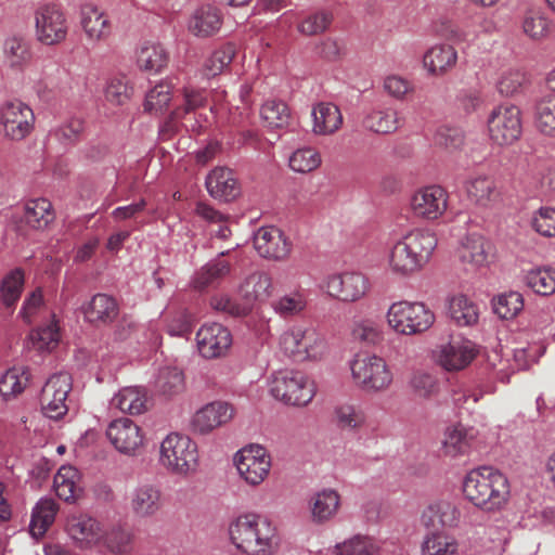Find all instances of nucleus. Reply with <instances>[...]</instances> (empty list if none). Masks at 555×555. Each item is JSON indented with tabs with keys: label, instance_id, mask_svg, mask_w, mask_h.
Here are the masks:
<instances>
[{
	"label": "nucleus",
	"instance_id": "obj_15",
	"mask_svg": "<svg viewBox=\"0 0 555 555\" xmlns=\"http://www.w3.org/2000/svg\"><path fill=\"white\" fill-rule=\"evenodd\" d=\"M0 120L7 138L22 140L33 131L35 114L24 102L11 101L1 107Z\"/></svg>",
	"mask_w": 555,
	"mask_h": 555
},
{
	"label": "nucleus",
	"instance_id": "obj_28",
	"mask_svg": "<svg viewBox=\"0 0 555 555\" xmlns=\"http://www.w3.org/2000/svg\"><path fill=\"white\" fill-rule=\"evenodd\" d=\"M222 22V14L218 8L203 5L191 14L188 30L197 38H209L220 30Z\"/></svg>",
	"mask_w": 555,
	"mask_h": 555
},
{
	"label": "nucleus",
	"instance_id": "obj_60",
	"mask_svg": "<svg viewBox=\"0 0 555 555\" xmlns=\"http://www.w3.org/2000/svg\"><path fill=\"white\" fill-rule=\"evenodd\" d=\"M307 300L302 293L293 292L276 299L272 307L283 318L299 314L306 309Z\"/></svg>",
	"mask_w": 555,
	"mask_h": 555
},
{
	"label": "nucleus",
	"instance_id": "obj_23",
	"mask_svg": "<svg viewBox=\"0 0 555 555\" xmlns=\"http://www.w3.org/2000/svg\"><path fill=\"white\" fill-rule=\"evenodd\" d=\"M129 507L138 518L155 516L163 507V493L153 483L144 482L134 487L129 493Z\"/></svg>",
	"mask_w": 555,
	"mask_h": 555
},
{
	"label": "nucleus",
	"instance_id": "obj_40",
	"mask_svg": "<svg viewBox=\"0 0 555 555\" xmlns=\"http://www.w3.org/2000/svg\"><path fill=\"white\" fill-rule=\"evenodd\" d=\"M138 66L147 72H159L168 63V53L159 43L146 42L137 54Z\"/></svg>",
	"mask_w": 555,
	"mask_h": 555
},
{
	"label": "nucleus",
	"instance_id": "obj_6",
	"mask_svg": "<svg viewBox=\"0 0 555 555\" xmlns=\"http://www.w3.org/2000/svg\"><path fill=\"white\" fill-rule=\"evenodd\" d=\"M159 462L170 473L188 476L197 468V446L190 437L171 433L160 443Z\"/></svg>",
	"mask_w": 555,
	"mask_h": 555
},
{
	"label": "nucleus",
	"instance_id": "obj_47",
	"mask_svg": "<svg viewBox=\"0 0 555 555\" xmlns=\"http://www.w3.org/2000/svg\"><path fill=\"white\" fill-rule=\"evenodd\" d=\"M132 533L120 527L104 526V537L100 547H105L112 553L125 554L131 550Z\"/></svg>",
	"mask_w": 555,
	"mask_h": 555
},
{
	"label": "nucleus",
	"instance_id": "obj_37",
	"mask_svg": "<svg viewBox=\"0 0 555 555\" xmlns=\"http://www.w3.org/2000/svg\"><path fill=\"white\" fill-rule=\"evenodd\" d=\"M57 512L59 505L53 499L43 498L39 500L33 509L29 525L30 533L35 538L42 537L54 522Z\"/></svg>",
	"mask_w": 555,
	"mask_h": 555
},
{
	"label": "nucleus",
	"instance_id": "obj_11",
	"mask_svg": "<svg viewBox=\"0 0 555 555\" xmlns=\"http://www.w3.org/2000/svg\"><path fill=\"white\" fill-rule=\"evenodd\" d=\"M240 477L251 487L261 485L269 476L272 460L269 452L259 444L242 448L234 456Z\"/></svg>",
	"mask_w": 555,
	"mask_h": 555
},
{
	"label": "nucleus",
	"instance_id": "obj_61",
	"mask_svg": "<svg viewBox=\"0 0 555 555\" xmlns=\"http://www.w3.org/2000/svg\"><path fill=\"white\" fill-rule=\"evenodd\" d=\"M173 85L170 81H160L151 89L145 98V109L150 112H163L171 100Z\"/></svg>",
	"mask_w": 555,
	"mask_h": 555
},
{
	"label": "nucleus",
	"instance_id": "obj_3",
	"mask_svg": "<svg viewBox=\"0 0 555 555\" xmlns=\"http://www.w3.org/2000/svg\"><path fill=\"white\" fill-rule=\"evenodd\" d=\"M463 493L474 506L486 512H495L508 502L511 487L504 474L493 467L482 466L466 475Z\"/></svg>",
	"mask_w": 555,
	"mask_h": 555
},
{
	"label": "nucleus",
	"instance_id": "obj_25",
	"mask_svg": "<svg viewBox=\"0 0 555 555\" xmlns=\"http://www.w3.org/2000/svg\"><path fill=\"white\" fill-rule=\"evenodd\" d=\"M80 25L87 40L93 44L107 40L112 33L107 14L91 4L81 8Z\"/></svg>",
	"mask_w": 555,
	"mask_h": 555
},
{
	"label": "nucleus",
	"instance_id": "obj_49",
	"mask_svg": "<svg viewBox=\"0 0 555 555\" xmlns=\"http://www.w3.org/2000/svg\"><path fill=\"white\" fill-rule=\"evenodd\" d=\"M156 388L165 396H175L184 389L183 373L177 367L166 366L159 370Z\"/></svg>",
	"mask_w": 555,
	"mask_h": 555
},
{
	"label": "nucleus",
	"instance_id": "obj_53",
	"mask_svg": "<svg viewBox=\"0 0 555 555\" xmlns=\"http://www.w3.org/2000/svg\"><path fill=\"white\" fill-rule=\"evenodd\" d=\"M535 125L545 134H555V95L543 98L535 108Z\"/></svg>",
	"mask_w": 555,
	"mask_h": 555
},
{
	"label": "nucleus",
	"instance_id": "obj_48",
	"mask_svg": "<svg viewBox=\"0 0 555 555\" xmlns=\"http://www.w3.org/2000/svg\"><path fill=\"white\" fill-rule=\"evenodd\" d=\"M29 372L25 367H12L0 378V393L5 397L20 395L28 385Z\"/></svg>",
	"mask_w": 555,
	"mask_h": 555
},
{
	"label": "nucleus",
	"instance_id": "obj_44",
	"mask_svg": "<svg viewBox=\"0 0 555 555\" xmlns=\"http://www.w3.org/2000/svg\"><path fill=\"white\" fill-rule=\"evenodd\" d=\"M456 540L444 532L428 533L422 544L423 555H454L457 552Z\"/></svg>",
	"mask_w": 555,
	"mask_h": 555
},
{
	"label": "nucleus",
	"instance_id": "obj_21",
	"mask_svg": "<svg viewBox=\"0 0 555 555\" xmlns=\"http://www.w3.org/2000/svg\"><path fill=\"white\" fill-rule=\"evenodd\" d=\"M196 343L204 358L215 359L227 354L232 345V335L222 324H205L197 331Z\"/></svg>",
	"mask_w": 555,
	"mask_h": 555
},
{
	"label": "nucleus",
	"instance_id": "obj_59",
	"mask_svg": "<svg viewBox=\"0 0 555 555\" xmlns=\"http://www.w3.org/2000/svg\"><path fill=\"white\" fill-rule=\"evenodd\" d=\"M335 417L337 424L343 429H358L365 424L366 416L364 411L352 404H343L336 408Z\"/></svg>",
	"mask_w": 555,
	"mask_h": 555
},
{
	"label": "nucleus",
	"instance_id": "obj_8",
	"mask_svg": "<svg viewBox=\"0 0 555 555\" xmlns=\"http://www.w3.org/2000/svg\"><path fill=\"white\" fill-rule=\"evenodd\" d=\"M281 350L296 361L321 359L326 350L325 340L313 327L295 325L280 337Z\"/></svg>",
	"mask_w": 555,
	"mask_h": 555
},
{
	"label": "nucleus",
	"instance_id": "obj_2",
	"mask_svg": "<svg viewBox=\"0 0 555 555\" xmlns=\"http://www.w3.org/2000/svg\"><path fill=\"white\" fill-rule=\"evenodd\" d=\"M436 247L437 237L431 231L413 229L390 248L389 270L397 276H411L425 268Z\"/></svg>",
	"mask_w": 555,
	"mask_h": 555
},
{
	"label": "nucleus",
	"instance_id": "obj_17",
	"mask_svg": "<svg viewBox=\"0 0 555 555\" xmlns=\"http://www.w3.org/2000/svg\"><path fill=\"white\" fill-rule=\"evenodd\" d=\"M106 436L114 448L126 455H135L144 446V434L132 420L121 417L113 421Z\"/></svg>",
	"mask_w": 555,
	"mask_h": 555
},
{
	"label": "nucleus",
	"instance_id": "obj_9",
	"mask_svg": "<svg viewBox=\"0 0 555 555\" xmlns=\"http://www.w3.org/2000/svg\"><path fill=\"white\" fill-rule=\"evenodd\" d=\"M321 288L333 299L351 304L364 298L370 292L371 284L365 274L345 271L324 278Z\"/></svg>",
	"mask_w": 555,
	"mask_h": 555
},
{
	"label": "nucleus",
	"instance_id": "obj_34",
	"mask_svg": "<svg viewBox=\"0 0 555 555\" xmlns=\"http://www.w3.org/2000/svg\"><path fill=\"white\" fill-rule=\"evenodd\" d=\"M466 192L472 202L488 207L499 198L494 180L486 175L472 177L466 182Z\"/></svg>",
	"mask_w": 555,
	"mask_h": 555
},
{
	"label": "nucleus",
	"instance_id": "obj_57",
	"mask_svg": "<svg viewBox=\"0 0 555 555\" xmlns=\"http://www.w3.org/2000/svg\"><path fill=\"white\" fill-rule=\"evenodd\" d=\"M321 155L311 147L299 149L289 157V167L296 172H311L320 167Z\"/></svg>",
	"mask_w": 555,
	"mask_h": 555
},
{
	"label": "nucleus",
	"instance_id": "obj_29",
	"mask_svg": "<svg viewBox=\"0 0 555 555\" xmlns=\"http://www.w3.org/2000/svg\"><path fill=\"white\" fill-rule=\"evenodd\" d=\"M312 132L317 135H332L343 125L339 107L331 102H319L312 106Z\"/></svg>",
	"mask_w": 555,
	"mask_h": 555
},
{
	"label": "nucleus",
	"instance_id": "obj_10",
	"mask_svg": "<svg viewBox=\"0 0 555 555\" xmlns=\"http://www.w3.org/2000/svg\"><path fill=\"white\" fill-rule=\"evenodd\" d=\"M68 22L60 5L42 4L35 11V37L44 46H57L66 40Z\"/></svg>",
	"mask_w": 555,
	"mask_h": 555
},
{
	"label": "nucleus",
	"instance_id": "obj_5",
	"mask_svg": "<svg viewBox=\"0 0 555 555\" xmlns=\"http://www.w3.org/2000/svg\"><path fill=\"white\" fill-rule=\"evenodd\" d=\"M388 326L400 335H417L426 332L435 322L434 313L418 301L393 302L386 313Z\"/></svg>",
	"mask_w": 555,
	"mask_h": 555
},
{
	"label": "nucleus",
	"instance_id": "obj_51",
	"mask_svg": "<svg viewBox=\"0 0 555 555\" xmlns=\"http://www.w3.org/2000/svg\"><path fill=\"white\" fill-rule=\"evenodd\" d=\"M522 30L532 40H543L551 33V22L540 12L528 11L522 20Z\"/></svg>",
	"mask_w": 555,
	"mask_h": 555
},
{
	"label": "nucleus",
	"instance_id": "obj_26",
	"mask_svg": "<svg viewBox=\"0 0 555 555\" xmlns=\"http://www.w3.org/2000/svg\"><path fill=\"white\" fill-rule=\"evenodd\" d=\"M273 291L272 278L264 271L249 273L238 286L240 296L249 310L254 304L267 300Z\"/></svg>",
	"mask_w": 555,
	"mask_h": 555
},
{
	"label": "nucleus",
	"instance_id": "obj_30",
	"mask_svg": "<svg viewBox=\"0 0 555 555\" xmlns=\"http://www.w3.org/2000/svg\"><path fill=\"white\" fill-rule=\"evenodd\" d=\"M85 319L92 324H107L118 315L116 300L106 294H96L82 307Z\"/></svg>",
	"mask_w": 555,
	"mask_h": 555
},
{
	"label": "nucleus",
	"instance_id": "obj_24",
	"mask_svg": "<svg viewBox=\"0 0 555 555\" xmlns=\"http://www.w3.org/2000/svg\"><path fill=\"white\" fill-rule=\"evenodd\" d=\"M307 504L311 521L324 525L337 516L341 506V496L337 490L324 488L311 494Z\"/></svg>",
	"mask_w": 555,
	"mask_h": 555
},
{
	"label": "nucleus",
	"instance_id": "obj_36",
	"mask_svg": "<svg viewBox=\"0 0 555 555\" xmlns=\"http://www.w3.org/2000/svg\"><path fill=\"white\" fill-rule=\"evenodd\" d=\"M457 60V54L452 46L438 44L424 55L423 63L430 74L442 75L452 68Z\"/></svg>",
	"mask_w": 555,
	"mask_h": 555
},
{
	"label": "nucleus",
	"instance_id": "obj_13",
	"mask_svg": "<svg viewBox=\"0 0 555 555\" xmlns=\"http://www.w3.org/2000/svg\"><path fill=\"white\" fill-rule=\"evenodd\" d=\"M72 389V376L66 372L53 374L42 387L40 396L41 410L52 420L63 417L68 410L67 396Z\"/></svg>",
	"mask_w": 555,
	"mask_h": 555
},
{
	"label": "nucleus",
	"instance_id": "obj_42",
	"mask_svg": "<svg viewBox=\"0 0 555 555\" xmlns=\"http://www.w3.org/2000/svg\"><path fill=\"white\" fill-rule=\"evenodd\" d=\"M231 271V266L228 261L217 258L205 264L196 274L194 279V286L197 289L215 285L219 283Z\"/></svg>",
	"mask_w": 555,
	"mask_h": 555
},
{
	"label": "nucleus",
	"instance_id": "obj_38",
	"mask_svg": "<svg viewBox=\"0 0 555 555\" xmlns=\"http://www.w3.org/2000/svg\"><path fill=\"white\" fill-rule=\"evenodd\" d=\"M449 315L459 326H470L477 323L479 309L466 296L456 295L449 301Z\"/></svg>",
	"mask_w": 555,
	"mask_h": 555
},
{
	"label": "nucleus",
	"instance_id": "obj_18",
	"mask_svg": "<svg viewBox=\"0 0 555 555\" xmlns=\"http://www.w3.org/2000/svg\"><path fill=\"white\" fill-rule=\"evenodd\" d=\"M234 408L225 401H212L195 411L191 418V428L199 435H207L228 424L234 416Z\"/></svg>",
	"mask_w": 555,
	"mask_h": 555
},
{
	"label": "nucleus",
	"instance_id": "obj_43",
	"mask_svg": "<svg viewBox=\"0 0 555 555\" xmlns=\"http://www.w3.org/2000/svg\"><path fill=\"white\" fill-rule=\"evenodd\" d=\"M473 436L463 426H453L447 429L442 443L443 453L455 457L465 454L470 447Z\"/></svg>",
	"mask_w": 555,
	"mask_h": 555
},
{
	"label": "nucleus",
	"instance_id": "obj_41",
	"mask_svg": "<svg viewBox=\"0 0 555 555\" xmlns=\"http://www.w3.org/2000/svg\"><path fill=\"white\" fill-rule=\"evenodd\" d=\"M260 116L264 125L271 129H283L291 122L289 108L283 101H266L261 106Z\"/></svg>",
	"mask_w": 555,
	"mask_h": 555
},
{
	"label": "nucleus",
	"instance_id": "obj_64",
	"mask_svg": "<svg viewBox=\"0 0 555 555\" xmlns=\"http://www.w3.org/2000/svg\"><path fill=\"white\" fill-rule=\"evenodd\" d=\"M4 54L11 67H21L30 59L28 44L21 38H9L4 43Z\"/></svg>",
	"mask_w": 555,
	"mask_h": 555
},
{
	"label": "nucleus",
	"instance_id": "obj_7",
	"mask_svg": "<svg viewBox=\"0 0 555 555\" xmlns=\"http://www.w3.org/2000/svg\"><path fill=\"white\" fill-rule=\"evenodd\" d=\"M270 392L285 404L304 406L312 401L315 395V385L301 371L283 370L273 374Z\"/></svg>",
	"mask_w": 555,
	"mask_h": 555
},
{
	"label": "nucleus",
	"instance_id": "obj_50",
	"mask_svg": "<svg viewBox=\"0 0 555 555\" xmlns=\"http://www.w3.org/2000/svg\"><path fill=\"white\" fill-rule=\"evenodd\" d=\"M332 14L320 10L306 14L297 25V30L305 36H315L324 33L332 23Z\"/></svg>",
	"mask_w": 555,
	"mask_h": 555
},
{
	"label": "nucleus",
	"instance_id": "obj_54",
	"mask_svg": "<svg viewBox=\"0 0 555 555\" xmlns=\"http://www.w3.org/2000/svg\"><path fill=\"white\" fill-rule=\"evenodd\" d=\"M412 392L423 399H429L438 392L437 377L426 371H415L409 382Z\"/></svg>",
	"mask_w": 555,
	"mask_h": 555
},
{
	"label": "nucleus",
	"instance_id": "obj_31",
	"mask_svg": "<svg viewBox=\"0 0 555 555\" xmlns=\"http://www.w3.org/2000/svg\"><path fill=\"white\" fill-rule=\"evenodd\" d=\"M461 512L454 504L440 501L429 505L422 514V522L427 528L455 527L460 522Z\"/></svg>",
	"mask_w": 555,
	"mask_h": 555
},
{
	"label": "nucleus",
	"instance_id": "obj_22",
	"mask_svg": "<svg viewBox=\"0 0 555 555\" xmlns=\"http://www.w3.org/2000/svg\"><path fill=\"white\" fill-rule=\"evenodd\" d=\"M477 352L469 340H456L441 345L436 350V361L448 372H457L466 369L475 359Z\"/></svg>",
	"mask_w": 555,
	"mask_h": 555
},
{
	"label": "nucleus",
	"instance_id": "obj_1",
	"mask_svg": "<svg viewBox=\"0 0 555 555\" xmlns=\"http://www.w3.org/2000/svg\"><path fill=\"white\" fill-rule=\"evenodd\" d=\"M231 543L245 555H272L279 545L278 529L266 515L244 513L229 525Z\"/></svg>",
	"mask_w": 555,
	"mask_h": 555
},
{
	"label": "nucleus",
	"instance_id": "obj_32",
	"mask_svg": "<svg viewBox=\"0 0 555 555\" xmlns=\"http://www.w3.org/2000/svg\"><path fill=\"white\" fill-rule=\"evenodd\" d=\"M111 404L121 412L138 415L149 410L150 399L142 387H125L113 397Z\"/></svg>",
	"mask_w": 555,
	"mask_h": 555
},
{
	"label": "nucleus",
	"instance_id": "obj_52",
	"mask_svg": "<svg viewBox=\"0 0 555 555\" xmlns=\"http://www.w3.org/2000/svg\"><path fill=\"white\" fill-rule=\"evenodd\" d=\"M235 55V48L232 44H225L216 50L204 63L203 74L207 77H215L229 66Z\"/></svg>",
	"mask_w": 555,
	"mask_h": 555
},
{
	"label": "nucleus",
	"instance_id": "obj_20",
	"mask_svg": "<svg viewBox=\"0 0 555 555\" xmlns=\"http://www.w3.org/2000/svg\"><path fill=\"white\" fill-rule=\"evenodd\" d=\"M254 247L257 253L269 260L283 261L292 251V243L275 227H261L254 235Z\"/></svg>",
	"mask_w": 555,
	"mask_h": 555
},
{
	"label": "nucleus",
	"instance_id": "obj_63",
	"mask_svg": "<svg viewBox=\"0 0 555 555\" xmlns=\"http://www.w3.org/2000/svg\"><path fill=\"white\" fill-rule=\"evenodd\" d=\"M60 338L56 322L52 320L48 325L38 328L30 334L33 347L39 351L53 349Z\"/></svg>",
	"mask_w": 555,
	"mask_h": 555
},
{
	"label": "nucleus",
	"instance_id": "obj_45",
	"mask_svg": "<svg viewBox=\"0 0 555 555\" xmlns=\"http://www.w3.org/2000/svg\"><path fill=\"white\" fill-rule=\"evenodd\" d=\"M351 337L358 343L375 346L384 339V333L382 326L375 320L360 319L352 324Z\"/></svg>",
	"mask_w": 555,
	"mask_h": 555
},
{
	"label": "nucleus",
	"instance_id": "obj_56",
	"mask_svg": "<svg viewBox=\"0 0 555 555\" xmlns=\"http://www.w3.org/2000/svg\"><path fill=\"white\" fill-rule=\"evenodd\" d=\"M524 308L522 295L518 292H509L498 296L493 302V310L501 319H513Z\"/></svg>",
	"mask_w": 555,
	"mask_h": 555
},
{
	"label": "nucleus",
	"instance_id": "obj_12",
	"mask_svg": "<svg viewBox=\"0 0 555 555\" xmlns=\"http://www.w3.org/2000/svg\"><path fill=\"white\" fill-rule=\"evenodd\" d=\"M521 129V113L515 105H499L488 117L489 135L499 145L516 142L520 138Z\"/></svg>",
	"mask_w": 555,
	"mask_h": 555
},
{
	"label": "nucleus",
	"instance_id": "obj_46",
	"mask_svg": "<svg viewBox=\"0 0 555 555\" xmlns=\"http://www.w3.org/2000/svg\"><path fill=\"white\" fill-rule=\"evenodd\" d=\"M52 205L46 198L29 201L24 208V220L34 229L44 228L52 219Z\"/></svg>",
	"mask_w": 555,
	"mask_h": 555
},
{
	"label": "nucleus",
	"instance_id": "obj_35",
	"mask_svg": "<svg viewBox=\"0 0 555 555\" xmlns=\"http://www.w3.org/2000/svg\"><path fill=\"white\" fill-rule=\"evenodd\" d=\"M363 127L370 131L387 134L395 132L401 126V118L395 108H376L363 118Z\"/></svg>",
	"mask_w": 555,
	"mask_h": 555
},
{
	"label": "nucleus",
	"instance_id": "obj_55",
	"mask_svg": "<svg viewBox=\"0 0 555 555\" xmlns=\"http://www.w3.org/2000/svg\"><path fill=\"white\" fill-rule=\"evenodd\" d=\"M24 286V273L21 269H14L8 273L1 284V298L7 307L13 306L22 294Z\"/></svg>",
	"mask_w": 555,
	"mask_h": 555
},
{
	"label": "nucleus",
	"instance_id": "obj_14",
	"mask_svg": "<svg viewBox=\"0 0 555 555\" xmlns=\"http://www.w3.org/2000/svg\"><path fill=\"white\" fill-rule=\"evenodd\" d=\"M448 192L439 185L417 189L411 196L410 207L413 215L422 220L435 221L448 209Z\"/></svg>",
	"mask_w": 555,
	"mask_h": 555
},
{
	"label": "nucleus",
	"instance_id": "obj_58",
	"mask_svg": "<svg viewBox=\"0 0 555 555\" xmlns=\"http://www.w3.org/2000/svg\"><path fill=\"white\" fill-rule=\"evenodd\" d=\"M434 144L442 151L453 154L463 147L464 133L456 128L441 127L435 133Z\"/></svg>",
	"mask_w": 555,
	"mask_h": 555
},
{
	"label": "nucleus",
	"instance_id": "obj_27",
	"mask_svg": "<svg viewBox=\"0 0 555 555\" xmlns=\"http://www.w3.org/2000/svg\"><path fill=\"white\" fill-rule=\"evenodd\" d=\"M210 196L221 201H232L240 194V184L234 172L227 167H216L206 178Z\"/></svg>",
	"mask_w": 555,
	"mask_h": 555
},
{
	"label": "nucleus",
	"instance_id": "obj_16",
	"mask_svg": "<svg viewBox=\"0 0 555 555\" xmlns=\"http://www.w3.org/2000/svg\"><path fill=\"white\" fill-rule=\"evenodd\" d=\"M104 524L87 514H72L66 518L65 530L77 547H100L104 537Z\"/></svg>",
	"mask_w": 555,
	"mask_h": 555
},
{
	"label": "nucleus",
	"instance_id": "obj_33",
	"mask_svg": "<svg viewBox=\"0 0 555 555\" xmlns=\"http://www.w3.org/2000/svg\"><path fill=\"white\" fill-rule=\"evenodd\" d=\"M53 487L56 495L65 502H75L80 493V474L73 466H62L54 476Z\"/></svg>",
	"mask_w": 555,
	"mask_h": 555
},
{
	"label": "nucleus",
	"instance_id": "obj_4",
	"mask_svg": "<svg viewBox=\"0 0 555 555\" xmlns=\"http://www.w3.org/2000/svg\"><path fill=\"white\" fill-rule=\"evenodd\" d=\"M349 367L354 385L366 393L387 391L393 384V373L387 361L370 352L358 353Z\"/></svg>",
	"mask_w": 555,
	"mask_h": 555
},
{
	"label": "nucleus",
	"instance_id": "obj_39",
	"mask_svg": "<svg viewBox=\"0 0 555 555\" xmlns=\"http://www.w3.org/2000/svg\"><path fill=\"white\" fill-rule=\"evenodd\" d=\"M524 282L538 295H553L555 294V269L551 267L532 268L525 273Z\"/></svg>",
	"mask_w": 555,
	"mask_h": 555
},
{
	"label": "nucleus",
	"instance_id": "obj_62",
	"mask_svg": "<svg viewBox=\"0 0 555 555\" xmlns=\"http://www.w3.org/2000/svg\"><path fill=\"white\" fill-rule=\"evenodd\" d=\"M337 555H377L378 546L369 537L356 535L336 546Z\"/></svg>",
	"mask_w": 555,
	"mask_h": 555
},
{
	"label": "nucleus",
	"instance_id": "obj_19",
	"mask_svg": "<svg viewBox=\"0 0 555 555\" xmlns=\"http://www.w3.org/2000/svg\"><path fill=\"white\" fill-rule=\"evenodd\" d=\"M493 247L482 235H466L459 247V258L467 271H477L493 261Z\"/></svg>",
	"mask_w": 555,
	"mask_h": 555
}]
</instances>
